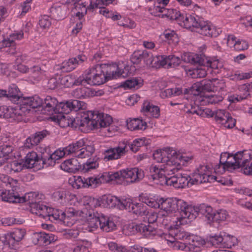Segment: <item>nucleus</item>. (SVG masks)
Listing matches in <instances>:
<instances>
[{
    "mask_svg": "<svg viewBox=\"0 0 252 252\" xmlns=\"http://www.w3.org/2000/svg\"><path fill=\"white\" fill-rule=\"evenodd\" d=\"M219 83L217 79H213L211 80H205L199 83L194 84L193 88H195V91L197 94H194V95H198L204 92H215L217 90L216 85Z\"/></svg>",
    "mask_w": 252,
    "mask_h": 252,
    "instance_id": "a878e982",
    "label": "nucleus"
},
{
    "mask_svg": "<svg viewBox=\"0 0 252 252\" xmlns=\"http://www.w3.org/2000/svg\"><path fill=\"white\" fill-rule=\"evenodd\" d=\"M101 202L109 208H117L120 210H124L126 198H120L115 196L104 195L101 198Z\"/></svg>",
    "mask_w": 252,
    "mask_h": 252,
    "instance_id": "393cba45",
    "label": "nucleus"
},
{
    "mask_svg": "<svg viewBox=\"0 0 252 252\" xmlns=\"http://www.w3.org/2000/svg\"><path fill=\"white\" fill-rule=\"evenodd\" d=\"M84 146H85L84 141L81 139L74 143L69 145L65 148V150L67 152L68 154L78 152H81V149L83 148Z\"/></svg>",
    "mask_w": 252,
    "mask_h": 252,
    "instance_id": "de8ad7c7",
    "label": "nucleus"
},
{
    "mask_svg": "<svg viewBox=\"0 0 252 252\" xmlns=\"http://www.w3.org/2000/svg\"><path fill=\"white\" fill-rule=\"evenodd\" d=\"M130 60L133 64H139L142 61H143L146 65L149 66L157 67L158 64L156 61L157 56L154 57L151 52L146 50L135 51L131 55Z\"/></svg>",
    "mask_w": 252,
    "mask_h": 252,
    "instance_id": "4468645a",
    "label": "nucleus"
},
{
    "mask_svg": "<svg viewBox=\"0 0 252 252\" xmlns=\"http://www.w3.org/2000/svg\"><path fill=\"white\" fill-rule=\"evenodd\" d=\"M175 199H177V198H167L165 200H163L162 202L159 203H158L157 201H155L152 198H149L147 196L140 195L139 196V200L141 201V203H143V204L145 205L146 206H149L152 208H156L158 207V208H160L161 210H163L166 213H176V211H171V210H169V209H167L166 208H164L163 207L164 205H165V204H168L167 202H169V200H173Z\"/></svg>",
    "mask_w": 252,
    "mask_h": 252,
    "instance_id": "cd10ccee",
    "label": "nucleus"
},
{
    "mask_svg": "<svg viewBox=\"0 0 252 252\" xmlns=\"http://www.w3.org/2000/svg\"><path fill=\"white\" fill-rule=\"evenodd\" d=\"M28 73H30L31 77L35 81H38L41 79V68L38 66H33L29 68Z\"/></svg>",
    "mask_w": 252,
    "mask_h": 252,
    "instance_id": "4d7b16f0",
    "label": "nucleus"
},
{
    "mask_svg": "<svg viewBox=\"0 0 252 252\" xmlns=\"http://www.w3.org/2000/svg\"><path fill=\"white\" fill-rule=\"evenodd\" d=\"M49 11L51 16L56 20H61L65 17V9L61 6H52Z\"/></svg>",
    "mask_w": 252,
    "mask_h": 252,
    "instance_id": "79ce46f5",
    "label": "nucleus"
},
{
    "mask_svg": "<svg viewBox=\"0 0 252 252\" xmlns=\"http://www.w3.org/2000/svg\"><path fill=\"white\" fill-rule=\"evenodd\" d=\"M89 213V225L91 228H100L107 232L113 230L116 225L113 221L104 214L97 211H92Z\"/></svg>",
    "mask_w": 252,
    "mask_h": 252,
    "instance_id": "1a4fd4ad",
    "label": "nucleus"
},
{
    "mask_svg": "<svg viewBox=\"0 0 252 252\" xmlns=\"http://www.w3.org/2000/svg\"><path fill=\"white\" fill-rule=\"evenodd\" d=\"M50 134V131L46 129L37 131L27 138L24 143L25 147L29 149L32 148L33 146L39 143L44 138Z\"/></svg>",
    "mask_w": 252,
    "mask_h": 252,
    "instance_id": "bb28decb",
    "label": "nucleus"
},
{
    "mask_svg": "<svg viewBox=\"0 0 252 252\" xmlns=\"http://www.w3.org/2000/svg\"><path fill=\"white\" fill-rule=\"evenodd\" d=\"M143 85V80L140 78L133 77L122 82L121 87L125 89L140 88Z\"/></svg>",
    "mask_w": 252,
    "mask_h": 252,
    "instance_id": "4c0bfd02",
    "label": "nucleus"
},
{
    "mask_svg": "<svg viewBox=\"0 0 252 252\" xmlns=\"http://www.w3.org/2000/svg\"><path fill=\"white\" fill-rule=\"evenodd\" d=\"M204 68L200 66V67H196L193 68L191 71L190 75L192 78H203L206 76L207 73L205 69V66H203Z\"/></svg>",
    "mask_w": 252,
    "mask_h": 252,
    "instance_id": "5fc2aeb1",
    "label": "nucleus"
},
{
    "mask_svg": "<svg viewBox=\"0 0 252 252\" xmlns=\"http://www.w3.org/2000/svg\"><path fill=\"white\" fill-rule=\"evenodd\" d=\"M169 179L168 183L169 186H173L175 188H184L186 186L190 187L194 185L192 182V178L185 173H178L173 174Z\"/></svg>",
    "mask_w": 252,
    "mask_h": 252,
    "instance_id": "6ab92c4d",
    "label": "nucleus"
},
{
    "mask_svg": "<svg viewBox=\"0 0 252 252\" xmlns=\"http://www.w3.org/2000/svg\"><path fill=\"white\" fill-rule=\"evenodd\" d=\"M24 167L32 168L39 164L37 153L34 151L29 152L24 159H22Z\"/></svg>",
    "mask_w": 252,
    "mask_h": 252,
    "instance_id": "7c9ffc66",
    "label": "nucleus"
},
{
    "mask_svg": "<svg viewBox=\"0 0 252 252\" xmlns=\"http://www.w3.org/2000/svg\"><path fill=\"white\" fill-rule=\"evenodd\" d=\"M40 102L38 108H41L43 113L49 114H61L68 115L71 111L77 112L80 109H85L86 104L77 99H70L58 103L56 97L50 95L40 97Z\"/></svg>",
    "mask_w": 252,
    "mask_h": 252,
    "instance_id": "f03ea898",
    "label": "nucleus"
},
{
    "mask_svg": "<svg viewBox=\"0 0 252 252\" xmlns=\"http://www.w3.org/2000/svg\"><path fill=\"white\" fill-rule=\"evenodd\" d=\"M158 66H165L167 68L176 67L181 63V60L174 55H170L169 56H157V60L156 61Z\"/></svg>",
    "mask_w": 252,
    "mask_h": 252,
    "instance_id": "5701e85b",
    "label": "nucleus"
},
{
    "mask_svg": "<svg viewBox=\"0 0 252 252\" xmlns=\"http://www.w3.org/2000/svg\"><path fill=\"white\" fill-rule=\"evenodd\" d=\"M184 24L187 29L195 28L197 32L204 36H216L214 28L198 15L186 16Z\"/></svg>",
    "mask_w": 252,
    "mask_h": 252,
    "instance_id": "0eeeda50",
    "label": "nucleus"
},
{
    "mask_svg": "<svg viewBox=\"0 0 252 252\" xmlns=\"http://www.w3.org/2000/svg\"><path fill=\"white\" fill-rule=\"evenodd\" d=\"M51 25V22L49 17L47 15H44L39 20V25L43 29L49 28Z\"/></svg>",
    "mask_w": 252,
    "mask_h": 252,
    "instance_id": "774afa93",
    "label": "nucleus"
},
{
    "mask_svg": "<svg viewBox=\"0 0 252 252\" xmlns=\"http://www.w3.org/2000/svg\"><path fill=\"white\" fill-rule=\"evenodd\" d=\"M205 240L203 241L200 237L192 235L190 240L188 241L189 249L193 252H199L201 251V247L204 244Z\"/></svg>",
    "mask_w": 252,
    "mask_h": 252,
    "instance_id": "e433bc0d",
    "label": "nucleus"
},
{
    "mask_svg": "<svg viewBox=\"0 0 252 252\" xmlns=\"http://www.w3.org/2000/svg\"><path fill=\"white\" fill-rule=\"evenodd\" d=\"M38 194L34 192L25 194L24 196H20L19 193L13 189L5 190L0 193L2 201L13 203H21L28 202L30 205L36 201Z\"/></svg>",
    "mask_w": 252,
    "mask_h": 252,
    "instance_id": "9d476101",
    "label": "nucleus"
},
{
    "mask_svg": "<svg viewBox=\"0 0 252 252\" xmlns=\"http://www.w3.org/2000/svg\"><path fill=\"white\" fill-rule=\"evenodd\" d=\"M87 75H88L90 85H100L106 82L102 64H97L86 70Z\"/></svg>",
    "mask_w": 252,
    "mask_h": 252,
    "instance_id": "dca6fc26",
    "label": "nucleus"
},
{
    "mask_svg": "<svg viewBox=\"0 0 252 252\" xmlns=\"http://www.w3.org/2000/svg\"><path fill=\"white\" fill-rule=\"evenodd\" d=\"M24 168L22 159L20 161L15 160L9 162L4 166V169L10 173L12 171L14 173L19 172L22 171Z\"/></svg>",
    "mask_w": 252,
    "mask_h": 252,
    "instance_id": "37998d69",
    "label": "nucleus"
},
{
    "mask_svg": "<svg viewBox=\"0 0 252 252\" xmlns=\"http://www.w3.org/2000/svg\"><path fill=\"white\" fill-rule=\"evenodd\" d=\"M106 175H101L95 177H91L87 178H83L80 176H74L72 179H69V184L73 188L79 189L80 188H86L90 187L96 188L106 181L104 177Z\"/></svg>",
    "mask_w": 252,
    "mask_h": 252,
    "instance_id": "9b49d317",
    "label": "nucleus"
},
{
    "mask_svg": "<svg viewBox=\"0 0 252 252\" xmlns=\"http://www.w3.org/2000/svg\"><path fill=\"white\" fill-rule=\"evenodd\" d=\"M104 174L106 176L104 178L106 181L102 182V184L109 181L121 179H128L127 182L133 183L139 182L144 177V171L137 167L127 168L111 174L103 173L101 175Z\"/></svg>",
    "mask_w": 252,
    "mask_h": 252,
    "instance_id": "39448f33",
    "label": "nucleus"
},
{
    "mask_svg": "<svg viewBox=\"0 0 252 252\" xmlns=\"http://www.w3.org/2000/svg\"><path fill=\"white\" fill-rule=\"evenodd\" d=\"M173 159H174L175 164L172 165L173 167H178L179 170L181 168V164L184 165L185 163L188 162V161L191 159V158L187 157L181 156L178 154L176 151V154H174Z\"/></svg>",
    "mask_w": 252,
    "mask_h": 252,
    "instance_id": "09e8293b",
    "label": "nucleus"
},
{
    "mask_svg": "<svg viewBox=\"0 0 252 252\" xmlns=\"http://www.w3.org/2000/svg\"><path fill=\"white\" fill-rule=\"evenodd\" d=\"M51 152V150L49 146H43L38 148V158L40 162L42 161V167H44V165H46L47 167Z\"/></svg>",
    "mask_w": 252,
    "mask_h": 252,
    "instance_id": "c9c22d12",
    "label": "nucleus"
},
{
    "mask_svg": "<svg viewBox=\"0 0 252 252\" xmlns=\"http://www.w3.org/2000/svg\"><path fill=\"white\" fill-rule=\"evenodd\" d=\"M176 151L172 148L166 147L161 149L157 150L153 154L154 159L158 162L165 163L166 165H172L175 164L173 159Z\"/></svg>",
    "mask_w": 252,
    "mask_h": 252,
    "instance_id": "a211bd4d",
    "label": "nucleus"
},
{
    "mask_svg": "<svg viewBox=\"0 0 252 252\" xmlns=\"http://www.w3.org/2000/svg\"><path fill=\"white\" fill-rule=\"evenodd\" d=\"M80 232L77 230H69L64 235V237L67 239H70L75 243L81 240L78 238Z\"/></svg>",
    "mask_w": 252,
    "mask_h": 252,
    "instance_id": "bf43d9fd",
    "label": "nucleus"
},
{
    "mask_svg": "<svg viewBox=\"0 0 252 252\" xmlns=\"http://www.w3.org/2000/svg\"><path fill=\"white\" fill-rule=\"evenodd\" d=\"M63 211L59 209L53 210L52 214L49 215L50 219L53 218L54 220H59L63 223Z\"/></svg>",
    "mask_w": 252,
    "mask_h": 252,
    "instance_id": "338daca9",
    "label": "nucleus"
},
{
    "mask_svg": "<svg viewBox=\"0 0 252 252\" xmlns=\"http://www.w3.org/2000/svg\"><path fill=\"white\" fill-rule=\"evenodd\" d=\"M178 170V167H173L172 165H166L164 168H160L155 165L150 167L152 174L150 176L153 181L158 180L160 184H164L169 186L168 181L170 179L169 176L175 174Z\"/></svg>",
    "mask_w": 252,
    "mask_h": 252,
    "instance_id": "f8f14e48",
    "label": "nucleus"
},
{
    "mask_svg": "<svg viewBox=\"0 0 252 252\" xmlns=\"http://www.w3.org/2000/svg\"><path fill=\"white\" fill-rule=\"evenodd\" d=\"M228 216L226 210H220L219 211H213L212 217L210 219V222H217L220 223V221H224Z\"/></svg>",
    "mask_w": 252,
    "mask_h": 252,
    "instance_id": "c03bdc74",
    "label": "nucleus"
},
{
    "mask_svg": "<svg viewBox=\"0 0 252 252\" xmlns=\"http://www.w3.org/2000/svg\"><path fill=\"white\" fill-rule=\"evenodd\" d=\"M77 212L73 208H70L63 211V223L67 225H72V223L69 221L72 217L77 216Z\"/></svg>",
    "mask_w": 252,
    "mask_h": 252,
    "instance_id": "3c124183",
    "label": "nucleus"
},
{
    "mask_svg": "<svg viewBox=\"0 0 252 252\" xmlns=\"http://www.w3.org/2000/svg\"><path fill=\"white\" fill-rule=\"evenodd\" d=\"M126 235H133L137 233L143 235L146 238L156 233V228L151 225H146L144 223H137L132 222L128 224L125 230Z\"/></svg>",
    "mask_w": 252,
    "mask_h": 252,
    "instance_id": "ddd939ff",
    "label": "nucleus"
},
{
    "mask_svg": "<svg viewBox=\"0 0 252 252\" xmlns=\"http://www.w3.org/2000/svg\"><path fill=\"white\" fill-rule=\"evenodd\" d=\"M223 100V97L219 95H203V101L208 104H216Z\"/></svg>",
    "mask_w": 252,
    "mask_h": 252,
    "instance_id": "603ef678",
    "label": "nucleus"
},
{
    "mask_svg": "<svg viewBox=\"0 0 252 252\" xmlns=\"http://www.w3.org/2000/svg\"><path fill=\"white\" fill-rule=\"evenodd\" d=\"M95 112L89 111L87 114L83 115L80 114L81 122L82 123V126H92V128H95L97 127V122L95 120V116H94Z\"/></svg>",
    "mask_w": 252,
    "mask_h": 252,
    "instance_id": "473e14b6",
    "label": "nucleus"
},
{
    "mask_svg": "<svg viewBox=\"0 0 252 252\" xmlns=\"http://www.w3.org/2000/svg\"><path fill=\"white\" fill-rule=\"evenodd\" d=\"M104 174L106 176L104 178L106 181L102 182V184L109 181L121 179H128L127 182L133 183L139 182L144 177V171L137 167L127 168L111 174L103 173L101 175Z\"/></svg>",
    "mask_w": 252,
    "mask_h": 252,
    "instance_id": "423d86ee",
    "label": "nucleus"
},
{
    "mask_svg": "<svg viewBox=\"0 0 252 252\" xmlns=\"http://www.w3.org/2000/svg\"><path fill=\"white\" fill-rule=\"evenodd\" d=\"M22 32L13 33L9 35L7 39H4L0 42V50L13 55L17 53L15 40H20L23 37Z\"/></svg>",
    "mask_w": 252,
    "mask_h": 252,
    "instance_id": "f3484780",
    "label": "nucleus"
},
{
    "mask_svg": "<svg viewBox=\"0 0 252 252\" xmlns=\"http://www.w3.org/2000/svg\"><path fill=\"white\" fill-rule=\"evenodd\" d=\"M205 66L210 67L212 69H219L221 68L223 65L218 59H212V60H209L206 61L205 60Z\"/></svg>",
    "mask_w": 252,
    "mask_h": 252,
    "instance_id": "0e129e2a",
    "label": "nucleus"
},
{
    "mask_svg": "<svg viewBox=\"0 0 252 252\" xmlns=\"http://www.w3.org/2000/svg\"><path fill=\"white\" fill-rule=\"evenodd\" d=\"M58 120L61 126L63 127L66 126L71 127L72 118L68 115H61Z\"/></svg>",
    "mask_w": 252,
    "mask_h": 252,
    "instance_id": "052dcab7",
    "label": "nucleus"
},
{
    "mask_svg": "<svg viewBox=\"0 0 252 252\" xmlns=\"http://www.w3.org/2000/svg\"><path fill=\"white\" fill-rule=\"evenodd\" d=\"M252 77V72L240 73L239 71H237L234 74L231 75V79L234 81H239L249 79Z\"/></svg>",
    "mask_w": 252,
    "mask_h": 252,
    "instance_id": "6e6d98bb",
    "label": "nucleus"
},
{
    "mask_svg": "<svg viewBox=\"0 0 252 252\" xmlns=\"http://www.w3.org/2000/svg\"><path fill=\"white\" fill-rule=\"evenodd\" d=\"M126 125L127 128L130 130L138 129L143 130L146 128L147 124L142 119H140L139 118H134L128 122L127 121Z\"/></svg>",
    "mask_w": 252,
    "mask_h": 252,
    "instance_id": "ea45409f",
    "label": "nucleus"
},
{
    "mask_svg": "<svg viewBox=\"0 0 252 252\" xmlns=\"http://www.w3.org/2000/svg\"><path fill=\"white\" fill-rule=\"evenodd\" d=\"M76 59H69L65 61L60 65V69L62 72H70L75 69L77 66L76 65Z\"/></svg>",
    "mask_w": 252,
    "mask_h": 252,
    "instance_id": "49530a36",
    "label": "nucleus"
},
{
    "mask_svg": "<svg viewBox=\"0 0 252 252\" xmlns=\"http://www.w3.org/2000/svg\"><path fill=\"white\" fill-rule=\"evenodd\" d=\"M125 153V148L117 147L110 148L105 151L104 159L105 161L112 160L121 158Z\"/></svg>",
    "mask_w": 252,
    "mask_h": 252,
    "instance_id": "c756f323",
    "label": "nucleus"
},
{
    "mask_svg": "<svg viewBox=\"0 0 252 252\" xmlns=\"http://www.w3.org/2000/svg\"><path fill=\"white\" fill-rule=\"evenodd\" d=\"M6 97L14 103L19 104V109H21L22 105L29 106L32 109L39 107L40 102V97L35 95L30 97H22L18 87L15 84H11L8 88Z\"/></svg>",
    "mask_w": 252,
    "mask_h": 252,
    "instance_id": "20e7f679",
    "label": "nucleus"
},
{
    "mask_svg": "<svg viewBox=\"0 0 252 252\" xmlns=\"http://www.w3.org/2000/svg\"><path fill=\"white\" fill-rule=\"evenodd\" d=\"M76 246L74 248L73 252H89V248L92 243L88 241L81 240L75 243Z\"/></svg>",
    "mask_w": 252,
    "mask_h": 252,
    "instance_id": "8fccbe9b",
    "label": "nucleus"
},
{
    "mask_svg": "<svg viewBox=\"0 0 252 252\" xmlns=\"http://www.w3.org/2000/svg\"><path fill=\"white\" fill-rule=\"evenodd\" d=\"M169 213H166L165 211L163 213L162 212L158 213V215L156 213H151L149 215L148 218L147 225H151L155 227L154 223L157 221L158 218H159L160 216L162 217H166Z\"/></svg>",
    "mask_w": 252,
    "mask_h": 252,
    "instance_id": "13d9d810",
    "label": "nucleus"
},
{
    "mask_svg": "<svg viewBox=\"0 0 252 252\" xmlns=\"http://www.w3.org/2000/svg\"><path fill=\"white\" fill-rule=\"evenodd\" d=\"M26 233L24 229L15 228L12 232L1 236V243L5 248L15 249L24 238Z\"/></svg>",
    "mask_w": 252,
    "mask_h": 252,
    "instance_id": "2eb2a0df",
    "label": "nucleus"
},
{
    "mask_svg": "<svg viewBox=\"0 0 252 252\" xmlns=\"http://www.w3.org/2000/svg\"><path fill=\"white\" fill-rule=\"evenodd\" d=\"M124 209L138 216L147 215V207L143 203H133L129 199H126Z\"/></svg>",
    "mask_w": 252,
    "mask_h": 252,
    "instance_id": "b1692460",
    "label": "nucleus"
},
{
    "mask_svg": "<svg viewBox=\"0 0 252 252\" xmlns=\"http://www.w3.org/2000/svg\"><path fill=\"white\" fill-rule=\"evenodd\" d=\"M170 234L174 236L176 240L185 241L186 244H188V241L190 240V238L192 236V235L190 234L188 232L177 228L171 229L170 230Z\"/></svg>",
    "mask_w": 252,
    "mask_h": 252,
    "instance_id": "58836bf2",
    "label": "nucleus"
},
{
    "mask_svg": "<svg viewBox=\"0 0 252 252\" xmlns=\"http://www.w3.org/2000/svg\"><path fill=\"white\" fill-rule=\"evenodd\" d=\"M98 165V163L94 158H89L86 163L81 165L76 158H72L64 160L61 164L60 167L62 170L68 172L75 173L80 171L86 173L92 169H96Z\"/></svg>",
    "mask_w": 252,
    "mask_h": 252,
    "instance_id": "6e6552de",
    "label": "nucleus"
},
{
    "mask_svg": "<svg viewBox=\"0 0 252 252\" xmlns=\"http://www.w3.org/2000/svg\"><path fill=\"white\" fill-rule=\"evenodd\" d=\"M166 10L164 7H161L160 5H154L153 7H150L148 9V11L151 15L158 17H160L159 13H163Z\"/></svg>",
    "mask_w": 252,
    "mask_h": 252,
    "instance_id": "69168bd1",
    "label": "nucleus"
},
{
    "mask_svg": "<svg viewBox=\"0 0 252 252\" xmlns=\"http://www.w3.org/2000/svg\"><path fill=\"white\" fill-rule=\"evenodd\" d=\"M141 111L145 115L150 114L152 117L158 118L160 116V109L158 106L151 104L148 101H145Z\"/></svg>",
    "mask_w": 252,
    "mask_h": 252,
    "instance_id": "f704fd0d",
    "label": "nucleus"
},
{
    "mask_svg": "<svg viewBox=\"0 0 252 252\" xmlns=\"http://www.w3.org/2000/svg\"><path fill=\"white\" fill-rule=\"evenodd\" d=\"M229 112L224 110H218L214 112L213 117L217 123L223 125L226 122L225 120Z\"/></svg>",
    "mask_w": 252,
    "mask_h": 252,
    "instance_id": "a18cd8bd",
    "label": "nucleus"
},
{
    "mask_svg": "<svg viewBox=\"0 0 252 252\" xmlns=\"http://www.w3.org/2000/svg\"><path fill=\"white\" fill-rule=\"evenodd\" d=\"M182 60L185 62L192 64L205 66V60L200 55L193 53H186L182 56Z\"/></svg>",
    "mask_w": 252,
    "mask_h": 252,
    "instance_id": "c85d7f7f",
    "label": "nucleus"
},
{
    "mask_svg": "<svg viewBox=\"0 0 252 252\" xmlns=\"http://www.w3.org/2000/svg\"><path fill=\"white\" fill-rule=\"evenodd\" d=\"M252 158L251 150L239 151L234 155L228 152L222 153L220 156L219 164L216 165L215 170H218L220 167H222L223 171L240 169L244 174L249 175L252 171L249 167L250 160Z\"/></svg>",
    "mask_w": 252,
    "mask_h": 252,
    "instance_id": "7ed1b4c3",
    "label": "nucleus"
},
{
    "mask_svg": "<svg viewBox=\"0 0 252 252\" xmlns=\"http://www.w3.org/2000/svg\"><path fill=\"white\" fill-rule=\"evenodd\" d=\"M94 116H95V119L97 122V125H99L101 127H107L112 122V118L107 114L96 112Z\"/></svg>",
    "mask_w": 252,
    "mask_h": 252,
    "instance_id": "a19ab883",
    "label": "nucleus"
},
{
    "mask_svg": "<svg viewBox=\"0 0 252 252\" xmlns=\"http://www.w3.org/2000/svg\"><path fill=\"white\" fill-rule=\"evenodd\" d=\"M214 176H211L209 173H205L202 175H197V176H192V182L195 184H199L209 182L210 179L214 178Z\"/></svg>",
    "mask_w": 252,
    "mask_h": 252,
    "instance_id": "864d4df0",
    "label": "nucleus"
},
{
    "mask_svg": "<svg viewBox=\"0 0 252 252\" xmlns=\"http://www.w3.org/2000/svg\"><path fill=\"white\" fill-rule=\"evenodd\" d=\"M73 95L79 99H84L97 95V92L90 88L82 87L73 91Z\"/></svg>",
    "mask_w": 252,
    "mask_h": 252,
    "instance_id": "72a5a7b5",
    "label": "nucleus"
},
{
    "mask_svg": "<svg viewBox=\"0 0 252 252\" xmlns=\"http://www.w3.org/2000/svg\"><path fill=\"white\" fill-rule=\"evenodd\" d=\"M234 238L229 236L223 237L219 235H209L205 238V242L213 246L220 248H229L231 247V241L230 240Z\"/></svg>",
    "mask_w": 252,
    "mask_h": 252,
    "instance_id": "412c9836",
    "label": "nucleus"
},
{
    "mask_svg": "<svg viewBox=\"0 0 252 252\" xmlns=\"http://www.w3.org/2000/svg\"><path fill=\"white\" fill-rule=\"evenodd\" d=\"M67 191L65 190H57L52 194V197L55 201L63 203V200L66 197Z\"/></svg>",
    "mask_w": 252,
    "mask_h": 252,
    "instance_id": "680f3d73",
    "label": "nucleus"
},
{
    "mask_svg": "<svg viewBox=\"0 0 252 252\" xmlns=\"http://www.w3.org/2000/svg\"><path fill=\"white\" fill-rule=\"evenodd\" d=\"M162 39L164 38V41L172 46H176L179 42V37L175 31L170 30H166L160 35Z\"/></svg>",
    "mask_w": 252,
    "mask_h": 252,
    "instance_id": "2f4dec72",
    "label": "nucleus"
},
{
    "mask_svg": "<svg viewBox=\"0 0 252 252\" xmlns=\"http://www.w3.org/2000/svg\"><path fill=\"white\" fill-rule=\"evenodd\" d=\"M103 68L104 74L106 77V82L113 79L122 77H125L127 72H125L124 69H120L116 63H102Z\"/></svg>",
    "mask_w": 252,
    "mask_h": 252,
    "instance_id": "aec40b11",
    "label": "nucleus"
},
{
    "mask_svg": "<svg viewBox=\"0 0 252 252\" xmlns=\"http://www.w3.org/2000/svg\"><path fill=\"white\" fill-rule=\"evenodd\" d=\"M32 243L34 245H48L57 240V237L51 232H36L32 234Z\"/></svg>",
    "mask_w": 252,
    "mask_h": 252,
    "instance_id": "4be33fe9",
    "label": "nucleus"
},
{
    "mask_svg": "<svg viewBox=\"0 0 252 252\" xmlns=\"http://www.w3.org/2000/svg\"><path fill=\"white\" fill-rule=\"evenodd\" d=\"M168 204H165L163 207L171 211L179 212L182 217L189 220H194L197 217H203L209 222L212 217L213 209L212 207L206 204L202 203L192 206L182 199H177L169 200Z\"/></svg>",
    "mask_w": 252,
    "mask_h": 252,
    "instance_id": "f257e3e1",
    "label": "nucleus"
},
{
    "mask_svg": "<svg viewBox=\"0 0 252 252\" xmlns=\"http://www.w3.org/2000/svg\"><path fill=\"white\" fill-rule=\"evenodd\" d=\"M88 78H89V76L87 75L86 71L85 73L84 76H80L77 79H76L74 76L73 85L78 86L79 85H85L86 84H90V81L87 79Z\"/></svg>",
    "mask_w": 252,
    "mask_h": 252,
    "instance_id": "e2e57ef3",
    "label": "nucleus"
}]
</instances>
